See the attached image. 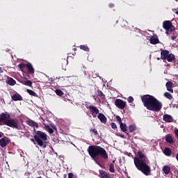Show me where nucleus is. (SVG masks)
<instances>
[{
    "label": "nucleus",
    "mask_w": 178,
    "mask_h": 178,
    "mask_svg": "<svg viewBox=\"0 0 178 178\" xmlns=\"http://www.w3.org/2000/svg\"><path fill=\"white\" fill-rule=\"evenodd\" d=\"M134 162L138 170L142 172L145 176H151V167L148 165L149 161L142 150L138 151V157L134 159Z\"/></svg>",
    "instance_id": "1"
},
{
    "label": "nucleus",
    "mask_w": 178,
    "mask_h": 178,
    "mask_svg": "<svg viewBox=\"0 0 178 178\" xmlns=\"http://www.w3.org/2000/svg\"><path fill=\"white\" fill-rule=\"evenodd\" d=\"M90 156L97 165H99L101 159H108V152L105 148L99 145H90L88 148Z\"/></svg>",
    "instance_id": "2"
},
{
    "label": "nucleus",
    "mask_w": 178,
    "mask_h": 178,
    "mask_svg": "<svg viewBox=\"0 0 178 178\" xmlns=\"http://www.w3.org/2000/svg\"><path fill=\"white\" fill-rule=\"evenodd\" d=\"M142 102L148 111L153 112H159L162 109V103L156 99L155 97L150 95L141 96Z\"/></svg>",
    "instance_id": "3"
},
{
    "label": "nucleus",
    "mask_w": 178,
    "mask_h": 178,
    "mask_svg": "<svg viewBox=\"0 0 178 178\" xmlns=\"http://www.w3.org/2000/svg\"><path fill=\"white\" fill-rule=\"evenodd\" d=\"M0 123H3L6 126H8L12 129L22 130V125L19 124L17 120L10 118V115L8 113H2L0 115Z\"/></svg>",
    "instance_id": "4"
},
{
    "label": "nucleus",
    "mask_w": 178,
    "mask_h": 178,
    "mask_svg": "<svg viewBox=\"0 0 178 178\" xmlns=\"http://www.w3.org/2000/svg\"><path fill=\"white\" fill-rule=\"evenodd\" d=\"M34 131L35 135L33 136V138L38 145H39L40 148H47L48 144H49V142L48 141V135L41 131H35V129H34Z\"/></svg>",
    "instance_id": "5"
},
{
    "label": "nucleus",
    "mask_w": 178,
    "mask_h": 178,
    "mask_svg": "<svg viewBox=\"0 0 178 178\" xmlns=\"http://www.w3.org/2000/svg\"><path fill=\"white\" fill-rule=\"evenodd\" d=\"M161 59L163 60H168V62H172L176 60V56L173 54H170L169 50H163L161 52Z\"/></svg>",
    "instance_id": "6"
},
{
    "label": "nucleus",
    "mask_w": 178,
    "mask_h": 178,
    "mask_svg": "<svg viewBox=\"0 0 178 178\" xmlns=\"http://www.w3.org/2000/svg\"><path fill=\"white\" fill-rule=\"evenodd\" d=\"M163 29L165 30V34L167 35H169L170 33H172V31H175V26L172 24V22L170 21H164L163 23Z\"/></svg>",
    "instance_id": "7"
},
{
    "label": "nucleus",
    "mask_w": 178,
    "mask_h": 178,
    "mask_svg": "<svg viewBox=\"0 0 178 178\" xmlns=\"http://www.w3.org/2000/svg\"><path fill=\"white\" fill-rule=\"evenodd\" d=\"M18 67L22 70H24V69H27L28 70V73H29V74H33L34 73V67H33V65H31V63H29L28 64H25V63H20L18 65Z\"/></svg>",
    "instance_id": "8"
},
{
    "label": "nucleus",
    "mask_w": 178,
    "mask_h": 178,
    "mask_svg": "<svg viewBox=\"0 0 178 178\" xmlns=\"http://www.w3.org/2000/svg\"><path fill=\"white\" fill-rule=\"evenodd\" d=\"M115 105L119 109H124V108H126L127 103H126V102H124L120 99H117L115 101Z\"/></svg>",
    "instance_id": "9"
},
{
    "label": "nucleus",
    "mask_w": 178,
    "mask_h": 178,
    "mask_svg": "<svg viewBox=\"0 0 178 178\" xmlns=\"http://www.w3.org/2000/svg\"><path fill=\"white\" fill-rule=\"evenodd\" d=\"M90 112H91L94 118H97V115L99 113V110L95 106H89L88 107Z\"/></svg>",
    "instance_id": "10"
},
{
    "label": "nucleus",
    "mask_w": 178,
    "mask_h": 178,
    "mask_svg": "<svg viewBox=\"0 0 178 178\" xmlns=\"http://www.w3.org/2000/svg\"><path fill=\"white\" fill-rule=\"evenodd\" d=\"M165 140L167 144H170V145L175 144V139L172 134L165 135Z\"/></svg>",
    "instance_id": "11"
},
{
    "label": "nucleus",
    "mask_w": 178,
    "mask_h": 178,
    "mask_svg": "<svg viewBox=\"0 0 178 178\" xmlns=\"http://www.w3.org/2000/svg\"><path fill=\"white\" fill-rule=\"evenodd\" d=\"M163 122H165L166 123H172L173 122V117L169 114H164L163 115Z\"/></svg>",
    "instance_id": "12"
},
{
    "label": "nucleus",
    "mask_w": 178,
    "mask_h": 178,
    "mask_svg": "<svg viewBox=\"0 0 178 178\" xmlns=\"http://www.w3.org/2000/svg\"><path fill=\"white\" fill-rule=\"evenodd\" d=\"M10 143V140H9V138H3L0 139V147H1V148H5V147H6V145H8V144H9Z\"/></svg>",
    "instance_id": "13"
},
{
    "label": "nucleus",
    "mask_w": 178,
    "mask_h": 178,
    "mask_svg": "<svg viewBox=\"0 0 178 178\" xmlns=\"http://www.w3.org/2000/svg\"><path fill=\"white\" fill-rule=\"evenodd\" d=\"M97 118L99 119L101 123H104V124H106L107 118H106V116L104 115V113H99L97 115Z\"/></svg>",
    "instance_id": "14"
},
{
    "label": "nucleus",
    "mask_w": 178,
    "mask_h": 178,
    "mask_svg": "<svg viewBox=\"0 0 178 178\" xmlns=\"http://www.w3.org/2000/svg\"><path fill=\"white\" fill-rule=\"evenodd\" d=\"M120 127L121 129V130L123 131V133H125V134H127V136H128V138H130V134L129 133H127V125L126 124H124L123 122H122L121 124H120Z\"/></svg>",
    "instance_id": "15"
},
{
    "label": "nucleus",
    "mask_w": 178,
    "mask_h": 178,
    "mask_svg": "<svg viewBox=\"0 0 178 178\" xmlns=\"http://www.w3.org/2000/svg\"><path fill=\"white\" fill-rule=\"evenodd\" d=\"M26 124L30 126L31 127H35V129H38V123L35 122L34 120H29L26 121Z\"/></svg>",
    "instance_id": "16"
},
{
    "label": "nucleus",
    "mask_w": 178,
    "mask_h": 178,
    "mask_svg": "<svg viewBox=\"0 0 178 178\" xmlns=\"http://www.w3.org/2000/svg\"><path fill=\"white\" fill-rule=\"evenodd\" d=\"M165 87L170 92L173 93V83L172 81H168L165 83Z\"/></svg>",
    "instance_id": "17"
},
{
    "label": "nucleus",
    "mask_w": 178,
    "mask_h": 178,
    "mask_svg": "<svg viewBox=\"0 0 178 178\" xmlns=\"http://www.w3.org/2000/svg\"><path fill=\"white\" fill-rule=\"evenodd\" d=\"M11 98L13 101H23V97L19 93L13 95Z\"/></svg>",
    "instance_id": "18"
},
{
    "label": "nucleus",
    "mask_w": 178,
    "mask_h": 178,
    "mask_svg": "<svg viewBox=\"0 0 178 178\" xmlns=\"http://www.w3.org/2000/svg\"><path fill=\"white\" fill-rule=\"evenodd\" d=\"M99 174L102 178H111L109 176V172H107L106 171L101 170H99Z\"/></svg>",
    "instance_id": "19"
},
{
    "label": "nucleus",
    "mask_w": 178,
    "mask_h": 178,
    "mask_svg": "<svg viewBox=\"0 0 178 178\" xmlns=\"http://www.w3.org/2000/svg\"><path fill=\"white\" fill-rule=\"evenodd\" d=\"M163 154L165 156H170L172 155V149L169 147H165L163 150Z\"/></svg>",
    "instance_id": "20"
},
{
    "label": "nucleus",
    "mask_w": 178,
    "mask_h": 178,
    "mask_svg": "<svg viewBox=\"0 0 178 178\" xmlns=\"http://www.w3.org/2000/svg\"><path fill=\"white\" fill-rule=\"evenodd\" d=\"M163 172L165 175H169V173H170V167L169 165H164L163 168Z\"/></svg>",
    "instance_id": "21"
},
{
    "label": "nucleus",
    "mask_w": 178,
    "mask_h": 178,
    "mask_svg": "<svg viewBox=\"0 0 178 178\" xmlns=\"http://www.w3.org/2000/svg\"><path fill=\"white\" fill-rule=\"evenodd\" d=\"M96 95L97 97H99L102 99H105V95H104V92H102V91H101V90H97Z\"/></svg>",
    "instance_id": "22"
},
{
    "label": "nucleus",
    "mask_w": 178,
    "mask_h": 178,
    "mask_svg": "<svg viewBox=\"0 0 178 178\" xmlns=\"http://www.w3.org/2000/svg\"><path fill=\"white\" fill-rule=\"evenodd\" d=\"M149 41L150 44H153V45L159 44V39L158 38H152Z\"/></svg>",
    "instance_id": "23"
},
{
    "label": "nucleus",
    "mask_w": 178,
    "mask_h": 178,
    "mask_svg": "<svg viewBox=\"0 0 178 178\" xmlns=\"http://www.w3.org/2000/svg\"><path fill=\"white\" fill-rule=\"evenodd\" d=\"M79 48L82 49V51H85V52H90V48L87 44L81 45Z\"/></svg>",
    "instance_id": "24"
},
{
    "label": "nucleus",
    "mask_w": 178,
    "mask_h": 178,
    "mask_svg": "<svg viewBox=\"0 0 178 178\" xmlns=\"http://www.w3.org/2000/svg\"><path fill=\"white\" fill-rule=\"evenodd\" d=\"M26 92H28V94H29V95H31L32 97H38V95H37V93H35V92L32 90L27 89Z\"/></svg>",
    "instance_id": "25"
},
{
    "label": "nucleus",
    "mask_w": 178,
    "mask_h": 178,
    "mask_svg": "<svg viewBox=\"0 0 178 178\" xmlns=\"http://www.w3.org/2000/svg\"><path fill=\"white\" fill-rule=\"evenodd\" d=\"M128 129H129V133H134V131H136V130H137V127L134 124L129 125Z\"/></svg>",
    "instance_id": "26"
},
{
    "label": "nucleus",
    "mask_w": 178,
    "mask_h": 178,
    "mask_svg": "<svg viewBox=\"0 0 178 178\" xmlns=\"http://www.w3.org/2000/svg\"><path fill=\"white\" fill-rule=\"evenodd\" d=\"M7 84H9V86H15V84H16V81L13 78H10L9 80L7 81Z\"/></svg>",
    "instance_id": "27"
},
{
    "label": "nucleus",
    "mask_w": 178,
    "mask_h": 178,
    "mask_svg": "<svg viewBox=\"0 0 178 178\" xmlns=\"http://www.w3.org/2000/svg\"><path fill=\"white\" fill-rule=\"evenodd\" d=\"M164 97H165V98H168V99H173V95H172V94L169 93L168 92H165L164 93Z\"/></svg>",
    "instance_id": "28"
},
{
    "label": "nucleus",
    "mask_w": 178,
    "mask_h": 178,
    "mask_svg": "<svg viewBox=\"0 0 178 178\" xmlns=\"http://www.w3.org/2000/svg\"><path fill=\"white\" fill-rule=\"evenodd\" d=\"M22 84H24V86H27L28 87H32L33 82H31V81L30 80H28V81H24Z\"/></svg>",
    "instance_id": "29"
},
{
    "label": "nucleus",
    "mask_w": 178,
    "mask_h": 178,
    "mask_svg": "<svg viewBox=\"0 0 178 178\" xmlns=\"http://www.w3.org/2000/svg\"><path fill=\"white\" fill-rule=\"evenodd\" d=\"M44 129H45L50 134H53V133H54V129H52V128H51V127H49V125H45V126H44Z\"/></svg>",
    "instance_id": "30"
},
{
    "label": "nucleus",
    "mask_w": 178,
    "mask_h": 178,
    "mask_svg": "<svg viewBox=\"0 0 178 178\" xmlns=\"http://www.w3.org/2000/svg\"><path fill=\"white\" fill-rule=\"evenodd\" d=\"M55 92L56 94V95H58L59 97H62V95H63V91H62L60 89H56L55 90Z\"/></svg>",
    "instance_id": "31"
},
{
    "label": "nucleus",
    "mask_w": 178,
    "mask_h": 178,
    "mask_svg": "<svg viewBox=\"0 0 178 178\" xmlns=\"http://www.w3.org/2000/svg\"><path fill=\"white\" fill-rule=\"evenodd\" d=\"M109 172H111V173H115V165L113 163L110 164Z\"/></svg>",
    "instance_id": "32"
},
{
    "label": "nucleus",
    "mask_w": 178,
    "mask_h": 178,
    "mask_svg": "<svg viewBox=\"0 0 178 178\" xmlns=\"http://www.w3.org/2000/svg\"><path fill=\"white\" fill-rule=\"evenodd\" d=\"M90 131L91 133H94L95 136H98V131H97V129L92 128V129H90Z\"/></svg>",
    "instance_id": "33"
},
{
    "label": "nucleus",
    "mask_w": 178,
    "mask_h": 178,
    "mask_svg": "<svg viewBox=\"0 0 178 178\" xmlns=\"http://www.w3.org/2000/svg\"><path fill=\"white\" fill-rule=\"evenodd\" d=\"M116 120L118 122L119 124H120L122 122V118L119 115H116L115 117Z\"/></svg>",
    "instance_id": "34"
},
{
    "label": "nucleus",
    "mask_w": 178,
    "mask_h": 178,
    "mask_svg": "<svg viewBox=\"0 0 178 178\" xmlns=\"http://www.w3.org/2000/svg\"><path fill=\"white\" fill-rule=\"evenodd\" d=\"M127 101L129 104H131V102H133V101H134V98H133V97L130 96L128 97Z\"/></svg>",
    "instance_id": "35"
},
{
    "label": "nucleus",
    "mask_w": 178,
    "mask_h": 178,
    "mask_svg": "<svg viewBox=\"0 0 178 178\" xmlns=\"http://www.w3.org/2000/svg\"><path fill=\"white\" fill-rule=\"evenodd\" d=\"M111 128L113 129L114 130L118 129V125H116V123L111 122Z\"/></svg>",
    "instance_id": "36"
},
{
    "label": "nucleus",
    "mask_w": 178,
    "mask_h": 178,
    "mask_svg": "<svg viewBox=\"0 0 178 178\" xmlns=\"http://www.w3.org/2000/svg\"><path fill=\"white\" fill-rule=\"evenodd\" d=\"M174 133L175 134V136L177 137V138H178V129L176 128L174 131Z\"/></svg>",
    "instance_id": "37"
},
{
    "label": "nucleus",
    "mask_w": 178,
    "mask_h": 178,
    "mask_svg": "<svg viewBox=\"0 0 178 178\" xmlns=\"http://www.w3.org/2000/svg\"><path fill=\"white\" fill-rule=\"evenodd\" d=\"M74 175H73V173L70 172L68 174V178H74Z\"/></svg>",
    "instance_id": "38"
},
{
    "label": "nucleus",
    "mask_w": 178,
    "mask_h": 178,
    "mask_svg": "<svg viewBox=\"0 0 178 178\" xmlns=\"http://www.w3.org/2000/svg\"><path fill=\"white\" fill-rule=\"evenodd\" d=\"M115 7V4L114 3H110L109 4V8H114Z\"/></svg>",
    "instance_id": "39"
},
{
    "label": "nucleus",
    "mask_w": 178,
    "mask_h": 178,
    "mask_svg": "<svg viewBox=\"0 0 178 178\" xmlns=\"http://www.w3.org/2000/svg\"><path fill=\"white\" fill-rule=\"evenodd\" d=\"M177 38L176 36H172L171 40H172V41H175V40Z\"/></svg>",
    "instance_id": "40"
},
{
    "label": "nucleus",
    "mask_w": 178,
    "mask_h": 178,
    "mask_svg": "<svg viewBox=\"0 0 178 178\" xmlns=\"http://www.w3.org/2000/svg\"><path fill=\"white\" fill-rule=\"evenodd\" d=\"M0 73H3V70L0 67Z\"/></svg>",
    "instance_id": "41"
},
{
    "label": "nucleus",
    "mask_w": 178,
    "mask_h": 178,
    "mask_svg": "<svg viewBox=\"0 0 178 178\" xmlns=\"http://www.w3.org/2000/svg\"><path fill=\"white\" fill-rule=\"evenodd\" d=\"M3 133L0 132V138H1V137H3Z\"/></svg>",
    "instance_id": "42"
},
{
    "label": "nucleus",
    "mask_w": 178,
    "mask_h": 178,
    "mask_svg": "<svg viewBox=\"0 0 178 178\" xmlns=\"http://www.w3.org/2000/svg\"><path fill=\"white\" fill-rule=\"evenodd\" d=\"M31 140L32 141V143H34V141H35V139H31Z\"/></svg>",
    "instance_id": "43"
},
{
    "label": "nucleus",
    "mask_w": 178,
    "mask_h": 178,
    "mask_svg": "<svg viewBox=\"0 0 178 178\" xmlns=\"http://www.w3.org/2000/svg\"><path fill=\"white\" fill-rule=\"evenodd\" d=\"M120 137H122V138H124V135H121Z\"/></svg>",
    "instance_id": "44"
},
{
    "label": "nucleus",
    "mask_w": 178,
    "mask_h": 178,
    "mask_svg": "<svg viewBox=\"0 0 178 178\" xmlns=\"http://www.w3.org/2000/svg\"><path fill=\"white\" fill-rule=\"evenodd\" d=\"M67 177V175H64V178Z\"/></svg>",
    "instance_id": "45"
},
{
    "label": "nucleus",
    "mask_w": 178,
    "mask_h": 178,
    "mask_svg": "<svg viewBox=\"0 0 178 178\" xmlns=\"http://www.w3.org/2000/svg\"><path fill=\"white\" fill-rule=\"evenodd\" d=\"M159 59H161V58L158 57V58H157V60H159Z\"/></svg>",
    "instance_id": "46"
},
{
    "label": "nucleus",
    "mask_w": 178,
    "mask_h": 178,
    "mask_svg": "<svg viewBox=\"0 0 178 178\" xmlns=\"http://www.w3.org/2000/svg\"><path fill=\"white\" fill-rule=\"evenodd\" d=\"M175 13H176V15H178V11H176Z\"/></svg>",
    "instance_id": "47"
},
{
    "label": "nucleus",
    "mask_w": 178,
    "mask_h": 178,
    "mask_svg": "<svg viewBox=\"0 0 178 178\" xmlns=\"http://www.w3.org/2000/svg\"><path fill=\"white\" fill-rule=\"evenodd\" d=\"M85 75L87 76V74L86 73V72H85Z\"/></svg>",
    "instance_id": "48"
}]
</instances>
